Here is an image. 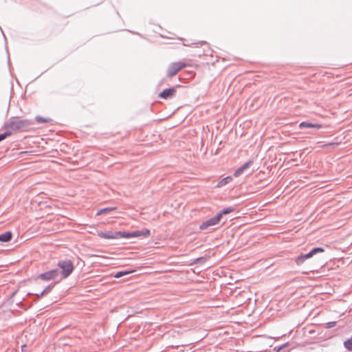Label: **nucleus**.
I'll list each match as a JSON object with an SVG mask.
<instances>
[{
    "instance_id": "obj_6",
    "label": "nucleus",
    "mask_w": 352,
    "mask_h": 352,
    "mask_svg": "<svg viewBox=\"0 0 352 352\" xmlns=\"http://www.w3.org/2000/svg\"><path fill=\"white\" fill-rule=\"evenodd\" d=\"M219 215H216L205 221H204L202 223L199 225V229L201 230H207L210 227L214 226L217 225L219 221Z\"/></svg>"
},
{
    "instance_id": "obj_22",
    "label": "nucleus",
    "mask_w": 352,
    "mask_h": 352,
    "mask_svg": "<svg viewBox=\"0 0 352 352\" xmlns=\"http://www.w3.org/2000/svg\"><path fill=\"white\" fill-rule=\"evenodd\" d=\"M336 325V322L331 321V322H327L325 324V327L327 329H330V328L334 327Z\"/></svg>"
},
{
    "instance_id": "obj_20",
    "label": "nucleus",
    "mask_w": 352,
    "mask_h": 352,
    "mask_svg": "<svg viewBox=\"0 0 352 352\" xmlns=\"http://www.w3.org/2000/svg\"><path fill=\"white\" fill-rule=\"evenodd\" d=\"M129 274H130V272H129V271H120V272H117L114 275V277L116 278H120V277H122L124 275Z\"/></svg>"
},
{
    "instance_id": "obj_13",
    "label": "nucleus",
    "mask_w": 352,
    "mask_h": 352,
    "mask_svg": "<svg viewBox=\"0 0 352 352\" xmlns=\"http://www.w3.org/2000/svg\"><path fill=\"white\" fill-rule=\"evenodd\" d=\"M117 239L119 238H124V239H130L133 238V232H116Z\"/></svg>"
},
{
    "instance_id": "obj_9",
    "label": "nucleus",
    "mask_w": 352,
    "mask_h": 352,
    "mask_svg": "<svg viewBox=\"0 0 352 352\" xmlns=\"http://www.w3.org/2000/svg\"><path fill=\"white\" fill-rule=\"evenodd\" d=\"M299 127L300 129H303V128H314V129H319L322 127V125L320 124H318V123H311V122H302L300 124H299Z\"/></svg>"
},
{
    "instance_id": "obj_17",
    "label": "nucleus",
    "mask_w": 352,
    "mask_h": 352,
    "mask_svg": "<svg viewBox=\"0 0 352 352\" xmlns=\"http://www.w3.org/2000/svg\"><path fill=\"white\" fill-rule=\"evenodd\" d=\"M344 347L351 351H352V338L348 339L344 342Z\"/></svg>"
},
{
    "instance_id": "obj_14",
    "label": "nucleus",
    "mask_w": 352,
    "mask_h": 352,
    "mask_svg": "<svg viewBox=\"0 0 352 352\" xmlns=\"http://www.w3.org/2000/svg\"><path fill=\"white\" fill-rule=\"evenodd\" d=\"M232 180V177L228 176L225 178H223L221 181L217 184V187H222L229 184Z\"/></svg>"
},
{
    "instance_id": "obj_1",
    "label": "nucleus",
    "mask_w": 352,
    "mask_h": 352,
    "mask_svg": "<svg viewBox=\"0 0 352 352\" xmlns=\"http://www.w3.org/2000/svg\"><path fill=\"white\" fill-rule=\"evenodd\" d=\"M32 122L30 120H21L16 117L10 118L5 123L4 127L11 131V135L16 131H26L32 125Z\"/></svg>"
},
{
    "instance_id": "obj_18",
    "label": "nucleus",
    "mask_w": 352,
    "mask_h": 352,
    "mask_svg": "<svg viewBox=\"0 0 352 352\" xmlns=\"http://www.w3.org/2000/svg\"><path fill=\"white\" fill-rule=\"evenodd\" d=\"M35 119L38 123H46L50 121V119L45 118L40 116H36Z\"/></svg>"
},
{
    "instance_id": "obj_12",
    "label": "nucleus",
    "mask_w": 352,
    "mask_h": 352,
    "mask_svg": "<svg viewBox=\"0 0 352 352\" xmlns=\"http://www.w3.org/2000/svg\"><path fill=\"white\" fill-rule=\"evenodd\" d=\"M12 234L11 232H5L0 234V241L1 242H9L11 241Z\"/></svg>"
},
{
    "instance_id": "obj_8",
    "label": "nucleus",
    "mask_w": 352,
    "mask_h": 352,
    "mask_svg": "<svg viewBox=\"0 0 352 352\" xmlns=\"http://www.w3.org/2000/svg\"><path fill=\"white\" fill-rule=\"evenodd\" d=\"M252 164V160L248 161L234 171L233 174L234 177H237L240 176L246 169L250 168Z\"/></svg>"
},
{
    "instance_id": "obj_4",
    "label": "nucleus",
    "mask_w": 352,
    "mask_h": 352,
    "mask_svg": "<svg viewBox=\"0 0 352 352\" xmlns=\"http://www.w3.org/2000/svg\"><path fill=\"white\" fill-rule=\"evenodd\" d=\"M324 252V249L322 248H314L309 253L306 254H300L295 259L296 265H302L306 259L311 258L314 255L319 252Z\"/></svg>"
},
{
    "instance_id": "obj_16",
    "label": "nucleus",
    "mask_w": 352,
    "mask_h": 352,
    "mask_svg": "<svg viewBox=\"0 0 352 352\" xmlns=\"http://www.w3.org/2000/svg\"><path fill=\"white\" fill-rule=\"evenodd\" d=\"M116 207H108V208H101V209H99L97 212H96V215H101L102 214H104V213H107L108 212H110V211H112V210H116Z\"/></svg>"
},
{
    "instance_id": "obj_7",
    "label": "nucleus",
    "mask_w": 352,
    "mask_h": 352,
    "mask_svg": "<svg viewBox=\"0 0 352 352\" xmlns=\"http://www.w3.org/2000/svg\"><path fill=\"white\" fill-rule=\"evenodd\" d=\"M175 93L176 88L172 87L164 89L159 94L158 96L159 98L167 100L169 98H172L175 96Z\"/></svg>"
},
{
    "instance_id": "obj_10",
    "label": "nucleus",
    "mask_w": 352,
    "mask_h": 352,
    "mask_svg": "<svg viewBox=\"0 0 352 352\" xmlns=\"http://www.w3.org/2000/svg\"><path fill=\"white\" fill-rule=\"evenodd\" d=\"M133 237H147L150 235L148 229H142L133 232Z\"/></svg>"
},
{
    "instance_id": "obj_5",
    "label": "nucleus",
    "mask_w": 352,
    "mask_h": 352,
    "mask_svg": "<svg viewBox=\"0 0 352 352\" xmlns=\"http://www.w3.org/2000/svg\"><path fill=\"white\" fill-rule=\"evenodd\" d=\"M186 67V64L182 62L173 63L170 65L167 70V76L170 78L175 76L177 73Z\"/></svg>"
},
{
    "instance_id": "obj_19",
    "label": "nucleus",
    "mask_w": 352,
    "mask_h": 352,
    "mask_svg": "<svg viewBox=\"0 0 352 352\" xmlns=\"http://www.w3.org/2000/svg\"><path fill=\"white\" fill-rule=\"evenodd\" d=\"M10 135H11V131H10V130H6V132L0 134V142L3 140Z\"/></svg>"
},
{
    "instance_id": "obj_2",
    "label": "nucleus",
    "mask_w": 352,
    "mask_h": 352,
    "mask_svg": "<svg viewBox=\"0 0 352 352\" xmlns=\"http://www.w3.org/2000/svg\"><path fill=\"white\" fill-rule=\"evenodd\" d=\"M60 271L59 280L67 278L74 270V264L71 260H60L57 263Z\"/></svg>"
},
{
    "instance_id": "obj_11",
    "label": "nucleus",
    "mask_w": 352,
    "mask_h": 352,
    "mask_svg": "<svg viewBox=\"0 0 352 352\" xmlns=\"http://www.w3.org/2000/svg\"><path fill=\"white\" fill-rule=\"evenodd\" d=\"M98 236L100 238L106 239H117L116 232H98Z\"/></svg>"
},
{
    "instance_id": "obj_3",
    "label": "nucleus",
    "mask_w": 352,
    "mask_h": 352,
    "mask_svg": "<svg viewBox=\"0 0 352 352\" xmlns=\"http://www.w3.org/2000/svg\"><path fill=\"white\" fill-rule=\"evenodd\" d=\"M59 275L60 270L58 269H52L40 274L38 276V278L45 281H49L52 280H58L59 281Z\"/></svg>"
},
{
    "instance_id": "obj_15",
    "label": "nucleus",
    "mask_w": 352,
    "mask_h": 352,
    "mask_svg": "<svg viewBox=\"0 0 352 352\" xmlns=\"http://www.w3.org/2000/svg\"><path fill=\"white\" fill-rule=\"evenodd\" d=\"M234 210V208L233 207H228V208H223L222 210H221L217 214L219 215V219H221L223 214H230V212H233Z\"/></svg>"
},
{
    "instance_id": "obj_24",
    "label": "nucleus",
    "mask_w": 352,
    "mask_h": 352,
    "mask_svg": "<svg viewBox=\"0 0 352 352\" xmlns=\"http://www.w3.org/2000/svg\"><path fill=\"white\" fill-rule=\"evenodd\" d=\"M46 294L44 293V291L43 290L41 293L39 294H36V296L38 297V298H41L42 296H43L44 295H45Z\"/></svg>"
},
{
    "instance_id": "obj_21",
    "label": "nucleus",
    "mask_w": 352,
    "mask_h": 352,
    "mask_svg": "<svg viewBox=\"0 0 352 352\" xmlns=\"http://www.w3.org/2000/svg\"><path fill=\"white\" fill-rule=\"evenodd\" d=\"M54 287V284H50L49 285H47L44 289V293H45L46 294L50 293L52 289H53V287Z\"/></svg>"
},
{
    "instance_id": "obj_23",
    "label": "nucleus",
    "mask_w": 352,
    "mask_h": 352,
    "mask_svg": "<svg viewBox=\"0 0 352 352\" xmlns=\"http://www.w3.org/2000/svg\"><path fill=\"white\" fill-rule=\"evenodd\" d=\"M288 345V344H282L281 346H278L276 349V351H280V350H282L283 348H285V346H287Z\"/></svg>"
}]
</instances>
